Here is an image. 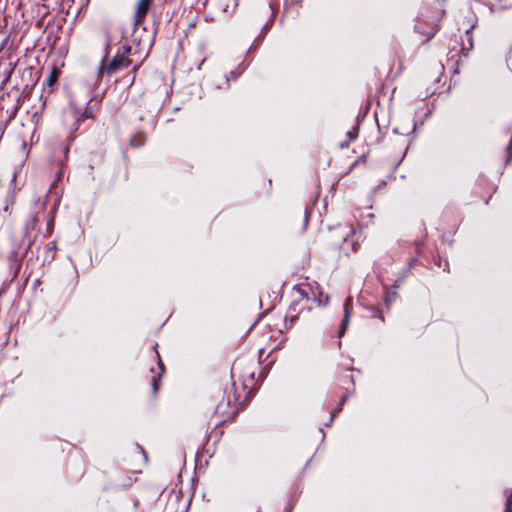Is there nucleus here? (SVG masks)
<instances>
[{
  "mask_svg": "<svg viewBox=\"0 0 512 512\" xmlns=\"http://www.w3.org/2000/svg\"><path fill=\"white\" fill-rule=\"evenodd\" d=\"M130 64V60L124 54H117L113 59L104 65V61L98 68V79H101L104 74L112 75L123 67H127Z\"/></svg>",
  "mask_w": 512,
  "mask_h": 512,
  "instance_id": "obj_1",
  "label": "nucleus"
},
{
  "mask_svg": "<svg viewBox=\"0 0 512 512\" xmlns=\"http://www.w3.org/2000/svg\"><path fill=\"white\" fill-rule=\"evenodd\" d=\"M46 209V203L45 201H41L40 198H38L35 201V211L33 214L27 219L25 224V232L28 234L30 231L35 230L38 222H39V215L45 214Z\"/></svg>",
  "mask_w": 512,
  "mask_h": 512,
  "instance_id": "obj_2",
  "label": "nucleus"
},
{
  "mask_svg": "<svg viewBox=\"0 0 512 512\" xmlns=\"http://www.w3.org/2000/svg\"><path fill=\"white\" fill-rule=\"evenodd\" d=\"M415 30L420 33V34H423L426 36V39L425 41H429L437 32L438 30V24L436 23V19H433L430 23H429V26H428V29L427 30H424L422 28V21H421V18L418 19L416 25H415Z\"/></svg>",
  "mask_w": 512,
  "mask_h": 512,
  "instance_id": "obj_3",
  "label": "nucleus"
},
{
  "mask_svg": "<svg viewBox=\"0 0 512 512\" xmlns=\"http://www.w3.org/2000/svg\"><path fill=\"white\" fill-rule=\"evenodd\" d=\"M293 291L295 293V299L299 303L302 300H309L310 293L312 291L311 286L309 284H298L293 287Z\"/></svg>",
  "mask_w": 512,
  "mask_h": 512,
  "instance_id": "obj_4",
  "label": "nucleus"
},
{
  "mask_svg": "<svg viewBox=\"0 0 512 512\" xmlns=\"http://www.w3.org/2000/svg\"><path fill=\"white\" fill-rule=\"evenodd\" d=\"M344 318L342 320L338 336L342 337L350 320L351 317V311H352V303H351V297H348L344 303Z\"/></svg>",
  "mask_w": 512,
  "mask_h": 512,
  "instance_id": "obj_5",
  "label": "nucleus"
},
{
  "mask_svg": "<svg viewBox=\"0 0 512 512\" xmlns=\"http://www.w3.org/2000/svg\"><path fill=\"white\" fill-rule=\"evenodd\" d=\"M151 0H139L136 7L135 20L141 22L147 15Z\"/></svg>",
  "mask_w": 512,
  "mask_h": 512,
  "instance_id": "obj_6",
  "label": "nucleus"
},
{
  "mask_svg": "<svg viewBox=\"0 0 512 512\" xmlns=\"http://www.w3.org/2000/svg\"><path fill=\"white\" fill-rule=\"evenodd\" d=\"M298 306H299V303L297 302V300H294L287 311L285 320L289 321V323H290L289 328L293 325V323L298 318V314H299Z\"/></svg>",
  "mask_w": 512,
  "mask_h": 512,
  "instance_id": "obj_7",
  "label": "nucleus"
},
{
  "mask_svg": "<svg viewBox=\"0 0 512 512\" xmlns=\"http://www.w3.org/2000/svg\"><path fill=\"white\" fill-rule=\"evenodd\" d=\"M158 369L160 372H155V370L152 368L151 369V372L154 373L153 377H152V389H153V392L156 393L158 391V380H160L161 378V374L162 372L164 371V367H163V364L161 361H159V365H158Z\"/></svg>",
  "mask_w": 512,
  "mask_h": 512,
  "instance_id": "obj_8",
  "label": "nucleus"
},
{
  "mask_svg": "<svg viewBox=\"0 0 512 512\" xmlns=\"http://www.w3.org/2000/svg\"><path fill=\"white\" fill-rule=\"evenodd\" d=\"M59 75H60L59 69L56 67H53L49 76L45 80V85L48 87H52L57 82Z\"/></svg>",
  "mask_w": 512,
  "mask_h": 512,
  "instance_id": "obj_9",
  "label": "nucleus"
},
{
  "mask_svg": "<svg viewBox=\"0 0 512 512\" xmlns=\"http://www.w3.org/2000/svg\"><path fill=\"white\" fill-rule=\"evenodd\" d=\"M348 141L340 144L341 148L348 147L349 143L357 138V128H353L347 132Z\"/></svg>",
  "mask_w": 512,
  "mask_h": 512,
  "instance_id": "obj_10",
  "label": "nucleus"
},
{
  "mask_svg": "<svg viewBox=\"0 0 512 512\" xmlns=\"http://www.w3.org/2000/svg\"><path fill=\"white\" fill-rule=\"evenodd\" d=\"M44 218L46 219L47 221V227H46V235H50L53 231V226H54V217L53 215L51 214H44Z\"/></svg>",
  "mask_w": 512,
  "mask_h": 512,
  "instance_id": "obj_11",
  "label": "nucleus"
},
{
  "mask_svg": "<svg viewBox=\"0 0 512 512\" xmlns=\"http://www.w3.org/2000/svg\"><path fill=\"white\" fill-rule=\"evenodd\" d=\"M145 141V137L143 134H137L131 138V145L134 147L141 146Z\"/></svg>",
  "mask_w": 512,
  "mask_h": 512,
  "instance_id": "obj_12",
  "label": "nucleus"
},
{
  "mask_svg": "<svg viewBox=\"0 0 512 512\" xmlns=\"http://www.w3.org/2000/svg\"><path fill=\"white\" fill-rule=\"evenodd\" d=\"M14 202H15L14 195H11V196L7 197L6 204H5L4 208H3V211L5 213L11 214V208H12Z\"/></svg>",
  "mask_w": 512,
  "mask_h": 512,
  "instance_id": "obj_13",
  "label": "nucleus"
},
{
  "mask_svg": "<svg viewBox=\"0 0 512 512\" xmlns=\"http://www.w3.org/2000/svg\"><path fill=\"white\" fill-rule=\"evenodd\" d=\"M408 273H409V268L405 269V270L403 271L402 276H401L400 278H398V279H396V280L394 281V285H393V286H394L395 288L400 287V285L402 284V282L404 281V279L407 277Z\"/></svg>",
  "mask_w": 512,
  "mask_h": 512,
  "instance_id": "obj_14",
  "label": "nucleus"
},
{
  "mask_svg": "<svg viewBox=\"0 0 512 512\" xmlns=\"http://www.w3.org/2000/svg\"><path fill=\"white\" fill-rule=\"evenodd\" d=\"M347 400V395L343 396L339 402V404L337 405V407L335 408V410L333 412H336V415L342 411V408H343V405L344 403L346 402Z\"/></svg>",
  "mask_w": 512,
  "mask_h": 512,
  "instance_id": "obj_15",
  "label": "nucleus"
},
{
  "mask_svg": "<svg viewBox=\"0 0 512 512\" xmlns=\"http://www.w3.org/2000/svg\"><path fill=\"white\" fill-rule=\"evenodd\" d=\"M242 71L243 70L231 71L230 76L227 77L226 81L228 82L230 80V78H232L233 80H236L241 75Z\"/></svg>",
  "mask_w": 512,
  "mask_h": 512,
  "instance_id": "obj_16",
  "label": "nucleus"
},
{
  "mask_svg": "<svg viewBox=\"0 0 512 512\" xmlns=\"http://www.w3.org/2000/svg\"><path fill=\"white\" fill-rule=\"evenodd\" d=\"M63 177V172L62 171H59L57 173V176H56V179L54 180V182L52 183L51 187H50V190L49 192H51V190L56 186V183Z\"/></svg>",
  "mask_w": 512,
  "mask_h": 512,
  "instance_id": "obj_17",
  "label": "nucleus"
},
{
  "mask_svg": "<svg viewBox=\"0 0 512 512\" xmlns=\"http://www.w3.org/2000/svg\"><path fill=\"white\" fill-rule=\"evenodd\" d=\"M396 297V293L395 292H392V293H389L387 294L386 298H385V303L387 306H389L390 302Z\"/></svg>",
  "mask_w": 512,
  "mask_h": 512,
  "instance_id": "obj_18",
  "label": "nucleus"
},
{
  "mask_svg": "<svg viewBox=\"0 0 512 512\" xmlns=\"http://www.w3.org/2000/svg\"><path fill=\"white\" fill-rule=\"evenodd\" d=\"M504 512H512L511 498H506V504H505Z\"/></svg>",
  "mask_w": 512,
  "mask_h": 512,
  "instance_id": "obj_19",
  "label": "nucleus"
},
{
  "mask_svg": "<svg viewBox=\"0 0 512 512\" xmlns=\"http://www.w3.org/2000/svg\"><path fill=\"white\" fill-rule=\"evenodd\" d=\"M335 417H336V412H331L329 420H327V423L325 424V426L329 427L332 424Z\"/></svg>",
  "mask_w": 512,
  "mask_h": 512,
  "instance_id": "obj_20",
  "label": "nucleus"
},
{
  "mask_svg": "<svg viewBox=\"0 0 512 512\" xmlns=\"http://www.w3.org/2000/svg\"><path fill=\"white\" fill-rule=\"evenodd\" d=\"M93 114L88 109L85 110V112L81 115V118H92Z\"/></svg>",
  "mask_w": 512,
  "mask_h": 512,
  "instance_id": "obj_21",
  "label": "nucleus"
},
{
  "mask_svg": "<svg viewBox=\"0 0 512 512\" xmlns=\"http://www.w3.org/2000/svg\"><path fill=\"white\" fill-rule=\"evenodd\" d=\"M466 34H467V35H468V37H469V38H468V40H469V42H470V47H472V39H471V36H470V30H467V31H466Z\"/></svg>",
  "mask_w": 512,
  "mask_h": 512,
  "instance_id": "obj_22",
  "label": "nucleus"
},
{
  "mask_svg": "<svg viewBox=\"0 0 512 512\" xmlns=\"http://www.w3.org/2000/svg\"><path fill=\"white\" fill-rule=\"evenodd\" d=\"M55 249H56V245H55V244H52V246H50V247L48 248V251H49V252H50V251H54Z\"/></svg>",
  "mask_w": 512,
  "mask_h": 512,
  "instance_id": "obj_23",
  "label": "nucleus"
},
{
  "mask_svg": "<svg viewBox=\"0 0 512 512\" xmlns=\"http://www.w3.org/2000/svg\"><path fill=\"white\" fill-rule=\"evenodd\" d=\"M64 152H65V155H67V154H68V152H69V148H68V147H65V151H64Z\"/></svg>",
  "mask_w": 512,
  "mask_h": 512,
  "instance_id": "obj_24",
  "label": "nucleus"
},
{
  "mask_svg": "<svg viewBox=\"0 0 512 512\" xmlns=\"http://www.w3.org/2000/svg\"><path fill=\"white\" fill-rule=\"evenodd\" d=\"M20 270V267L19 265L17 264V268H16V272H15V275H17L18 271Z\"/></svg>",
  "mask_w": 512,
  "mask_h": 512,
  "instance_id": "obj_25",
  "label": "nucleus"
},
{
  "mask_svg": "<svg viewBox=\"0 0 512 512\" xmlns=\"http://www.w3.org/2000/svg\"><path fill=\"white\" fill-rule=\"evenodd\" d=\"M349 240L348 238H344V244H348Z\"/></svg>",
  "mask_w": 512,
  "mask_h": 512,
  "instance_id": "obj_26",
  "label": "nucleus"
},
{
  "mask_svg": "<svg viewBox=\"0 0 512 512\" xmlns=\"http://www.w3.org/2000/svg\"><path fill=\"white\" fill-rule=\"evenodd\" d=\"M507 498H511V503H512V493H511V494H509V495L507 496Z\"/></svg>",
  "mask_w": 512,
  "mask_h": 512,
  "instance_id": "obj_27",
  "label": "nucleus"
},
{
  "mask_svg": "<svg viewBox=\"0 0 512 512\" xmlns=\"http://www.w3.org/2000/svg\"><path fill=\"white\" fill-rule=\"evenodd\" d=\"M269 28V24H266L264 29L267 30Z\"/></svg>",
  "mask_w": 512,
  "mask_h": 512,
  "instance_id": "obj_28",
  "label": "nucleus"
},
{
  "mask_svg": "<svg viewBox=\"0 0 512 512\" xmlns=\"http://www.w3.org/2000/svg\"><path fill=\"white\" fill-rule=\"evenodd\" d=\"M379 318L383 321L384 317L382 315H379Z\"/></svg>",
  "mask_w": 512,
  "mask_h": 512,
  "instance_id": "obj_29",
  "label": "nucleus"
},
{
  "mask_svg": "<svg viewBox=\"0 0 512 512\" xmlns=\"http://www.w3.org/2000/svg\"><path fill=\"white\" fill-rule=\"evenodd\" d=\"M285 512H291V508H288Z\"/></svg>",
  "mask_w": 512,
  "mask_h": 512,
  "instance_id": "obj_30",
  "label": "nucleus"
}]
</instances>
